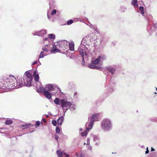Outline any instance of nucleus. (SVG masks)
<instances>
[{"label":"nucleus","instance_id":"24","mask_svg":"<svg viewBox=\"0 0 157 157\" xmlns=\"http://www.w3.org/2000/svg\"><path fill=\"white\" fill-rule=\"evenodd\" d=\"M131 4L132 5L135 7H137L138 6L137 0H132Z\"/></svg>","mask_w":157,"mask_h":157},{"label":"nucleus","instance_id":"49","mask_svg":"<svg viewBox=\"0 0 157 157\" xmlns=\"http://www.w3.org/2000/svg\"><path fill=\"white\" fill-rule=\"evenodd\" d=\"M153 27L154 29H155V31L157 30V25L156 24H154Z\"/></svg>","mask_w":157,"mask_h":157},{"label":"nucleus","instance_id":"10","mask_svg":"<svg viewBox=\"0 0 157 157\" xmlns=\"http://www.w3.org/2000/svg\"><path fill=\"white\" fill-rule=\"evenodd\" d=\"M90 138H92L93 139V141L95 142V145L96 146L99 145L100 139V136L99 135L91 134L90 135Z\"/></svg>","mask_w":157,"mask_h":157},{"label":"nucleus","instance_id":"46","mask_svg":"<svg viewBox=\"0 0 157 157\" xmlns=\"http://www.w3.org/2000/svg\"><path fill=\"white\" fill-rule=\"evenodd\" d=\"M40 124V122L39 121H36V124H35V126L36 127H38L39 126Z\"/></svg>","mask_w":157,"mask_h":157},{"label":"nucleus","instance_id":"62","mask_svg":"<svg viewBox=\"0 0 157 157\" xmlns=\"http://www.w3.org/2000/svg\"><path fill=\"white\" fill-rule=\"evenodd\" d=\"M47 16H48V18H49V19L50 18V16H49L48 15V14H47Z\"/></svg>","mask_w":157,"mask_h":157},{"label":"nucleus","instance_id":"41","mask_svg":"<svg viewBox=\"0 0 157 157\" xmlns=\"http://www.w3.org/2000/svg\"><path fill=\"white\" fill-rule=\"evenodd\" d=\"M40 33V32H38V31H34L33 33V34L34 36H38V35H39V33Z\"/></svg>","mask_w":157,"mask_h":157},{"label":"nucleus","instance_id":"22","mask_svg":"<svg viewBox=\"0 0 157 157\" xmlns=\"http://www.w3.org/2000/svg\"><path fill=\"white\" fill-rule=\"evenodd\" d=\"M100 61L105 60L106 59V56L104 55H101L98 56Z\"/></svg>","mask_w":157,"mask_h":157},{"label":"nucleus","instance_id":"45","mask_svg":"<svg viewBox=\"0 0 157 157\" xmlns=\"http://www.w3.org/2000/svg\"><path fill=\"white\" fill-rule=\"evenodd\" d=\"M107 71H106L105 68L104 71H103V73L105 75L108 76L109 75V73L108 72H107Z\"/></svg>","mask_w":157,"mask_h":157},{"label":"nucleus","instance_id":"57","mask_svg":"<svg viewBox=\"0 0 157 157\" xmlns=\"http://www.w3.org/2000/svg\"><path fill=\"white\" fill-rule=\"evenodd\" d=\"M151 151H155V149H154L153 147H151Z\"/></svg>","mask_w":157,"mask_h":157},{"label":"nucleus","instance_id":"58","mask_svg":"<svg viewBox=\"0 0 157 157\" xmlns=\"http://www.w3.org/2000/svg\"><path fill=\"white\" fill-rule=\"evenodd\" d=\"M48 39V38L47 37H46L44 39V41H47Z\"/></svg>","mask_w":157,"mask_h":157},{"label":"nucleus","instance_id":"1","mask_svg":"<svg viewBox=\"0 0 157 157\" xmlns=\"http://www.w3.org/2000/svg\"><path fill=\"white\" fill-rule=\"evenodd\" d=\"M14 76L10 77L8 79L4 80L0 83V87L3 89H13L15 88H18V82Z\"/></svg>","mask_w":157,"mask_h":157},{"label":"nucleus","instance_id":"35","mask_svg":"<svg viewBox=\"0 0 157 157\" xmlns=\"http://www.w3.org/2000/svg\"><path fill=\"white\" fill-rule=\"evenodd\" d=\"M47 45H48V48H50V49L52 48H54V47L55 46V45L53 44L52 43L50 44H47Z\"/></svg>","mask_w":157,"mask_h":157},{"label":"nucleus","instance_id":"60","mask_svg":"<svg viewBox=\"0 0 157 157\" xmlns=\"http://www.w3.org/2000/svg\"><path fill=\"white\" fill-rule=\"evenodd\" d=\"M77 94V93L76 92H75L74 93V96H76Z\"/></svg>","mask_w":157,"mask_h":157},{"label":"nucleus","instance_id":"21","mask_svg":"<svg viewBox=\"0 0 157 157\" xmlns=\"http://www.w3.org/2000/svg\"><path fill=\"white\" fill-rule=\"evenodd\" d=\"M48 45L46 44L44 47L42 48V50L43 52H48L49 51H50V48H48Z\"/></svg>","mask_w":157,"mask_h":157},{"label":"nucleus","instance_id":"48","mask_svg":"<svg viewBox=\"0 0 157 157\" xmlns=\"http://www.w3.org/2000/svg\"><path fill=\"white\" fill-rule=\"evenodd\" d=\"M89 27L91 29H94V26L93 25H92L90 23V25H88Z\"/></svg>","mask_w":157,"mask_h":157},{"label":"nucleus","instance_id":"47","mask_svg":"<svg viewBox=\"0 0 157 157\" xmlns=\"http://www.w3.org/2000/svg\"><path fill=\"white\" fill-rule=\"evenodd\" d=\"M86 141H87V144L88 145H90V139L89 138H87V140H86Z\"/></svg>","mask_w":157,"mask_h":157},{"label":"nucleus","instance_id":"19","mask_svg":"<svg viewBox=\"0 0 157 157\" xmlns=\"http://www.w3.org/2000/svg\"><path fill=\"white\" fill-rule=\"evenodd\" d=\"M53 49H51L50 52L52 53H55L56 52H60V50L58 49V48L56 46L54 47Z\"/></svg>","mask_w":157,"mask_h":157},{"label":"nucleus","instance_id":"17","mask_svg":"<svg viewBox=\"0 0 157 157\" xmlns=\"http://www.w3.org/2000/svg\"><path fill=\"white\" fill-rule=\"evenodd\" d=\"M90 34H91V37H89L90 42H93L96 38V36L93 33H92Z\"/></svg>","mask_w":157,"mask_h":157},{"label":"nucleus","instance_id":"7","mask_svg":"<svg viewBox=\"0 0 157 157\" xmlns=\"http://www.w3.org/2000/svg\"><path fill=\"white\" fill-rule=\"evenodd\" d=\"M106 97L112 94L115 89V83L113 82H110L106 87Z\"/></svg>","mask_w":157,"mask_h":157},{"label":"nucleus","instance_id":"61","mask_svg":"<svg viewBox=\"0 0 157 157\" xmlns=\"http://www.w3.org/2000/svg\"><path fill=\"white\" fill-rule=\"evenodd\" d=\"M150 25H149V26H147V31H148L149 30V29L150 28Z\"/></svg>","mask_w":157,"mask_h":157},{"label":"nucleus","instance_id":"18","mask_svg":"<svg viewBox=\"0 0 157 157\" xmlns=\"http://www.w3.org/2000/svg\"><path fill=\"white\" fill-rule=\"evenodd\" d=\"M64 121V117L62 116L59 117L57 120V123L59 125H61L62 124Z\"/></svg>","mask_w":157,"mask_h":157},{"label":"nucleus","instance_id":"23","mask_svg":"<svg viewBox=\"0 0 157 157\" xmlns=\"http://www.w3.org/2000/svg\"><path fill=\"white\" fill-rule=\"evenodd\" d=\"M60 100L58 98H56L54 101V103L57 105H60Z\"/></svg>","mask_w":157,"mask_h":157},{"label":"nucleus","instance_id":"42","mask_svg":"<svg viewBox=\"0 0 157 157\" xmlns=\"http://www.w3.org/2000/svg\"><path fill=\"white\" fill-rule=\"evenodd\" d=\"M57 123V121L56 122L55 120H53L52 121V123L54 126H56V125Z\"/></svg>","mask_w":157,"mask_h":157},{"label":"nucleus","instance_id":"9","mask_svg":"<svg viewBox=\"0 0 157 157\" xmlns=\"http://www.w3.org/2000/svg\"><path fill=\"white\" fill-rule=\"evenodd\" d=\"M91 34H89L87 36L83 38L82 40L80 45L88 47L90 44L89 37H91Z\"/></svg>","mask_w":157,"mask_h":157},{"label":"nucleus","instance_id":"3","mask_svg":"<svg viewBox=\"0 0 157 157\" xmlns=\"http://www.w3.org/2000/svg\"><path fill=\"white\" fill-rule=\"evenodd\" d=\"M113 124L111 120L108 118L103 119L101 124V128L104 132H108L113 128Z\"/></svg>","mask_w":157,"mask_h":157},{"label":"nucleus","instance_id":"64","mask_svg":"<svg viewBox=\"0 0 157 157\" xmlns=\"http://www.w3.org/2000/svg\"><path fill=\"white\" fill-rule=\"evenodd\" d=\"M79 130L80 131H82V128H79Z\"/></svg>","mask_w":157,"mask_h":157},{"label":"nucleus","instance_id":"40","mask_svg":"<svg viewBox=\"0 0 157 157\" xmlns=\"http://www.w3.org/2000/svg\"><path fill=\"white\" fill-rule=\"evenodd\" d=\"M73 22V20L71 19H70L67 21V24L68 25H70Z\"/></svg>","mask_w":157,"mask_h":157},{"label":"nucleus","instance_id":"55","mask_svg":"<svg viewBox=\"0 0 157 157\" xmlns=\"http://www.w3.org/2000/svg\"><path fill=\"white\" fill-rule=\"evenodd\" d=\"M42 120L43 121L44 123H46L47 121H46V120L45 119H43H43H42Z\"/></svg>","mask_w":157,"mask_h":157},{"label":"nucleus","instance_id":"51","mask_svg":"<svg viewBox=\"0 0 157 157\" xmlns=\"http://www.w3.org/2000/svg\"><path fill=\"white\" fill-rule=\"evenodd\" d=\"M101 69V67L95 65L94 69L96 70H100Z\"/></svg>","mask_w":157,"mask_h":157},{"label":"nucleus","instance_id":"37","mask_svg":"<svg viewBox=\"0 0 157 157\" xmlns=\"http://www.w3.org/2000/svg\"><path fill=\"white\" fill-rule=\"evenodd\" d=\"M56 132L57 133H59L60 132V129L59 127V126H56Z\"/></svg>","mask_w":157,"mask_h":157},{"label":"nucleus","instance_id":"13","mask_svg":"<svg viewBox=\"0 0 157 157\" xmlns=\"http://www.w3.org/2000/svg\"><path fill=\"white\" fill-rule=\"evenodd\" d=\"M106 70L108 71L111 74H113L116 71V68L112 66L107 67L105 68Z\"/></svg>","mask_w":157,"mask_h":157},{"label":"nucleus","instance_id":"27","mask_svg":"<svg viewBox=\"0 0 157 157\" xmlns=\"http://www.w3.org/2000/svg\"><path fill=\"white\" fill-rule=\"evenodd\" d=\"M56 153L58 157H63V153L61 151H60L59 150H57L56 151Z\"/></svg>","mask_w":157,"mask_h":157},{"label":"nucleus","instance_id":"44","mask_svg":"<svg viewBox=\"0 0 157 157\" xmlns=\"http://www.w3.org/2000/svg\"><path fill=\"white\" fill-rule=\"evenodd\" d=\"M151 120L152 122L157 121V117H153L151 119Z\"/></svg>","mask_w":157,"mask_h":157},{"label":"nucleus","instance_id":"8","mask_svg":"<svg viewBox=\"0 0 157 157\" xmlns=\"http://www.w3.org/2000/svg\"><path fill=\"white\" fill-rule=\"evenodd\" d=\"M60 104L65 113L68 110L69 107L71 105V103L64 99H61Z\"/></svg>","mask_w":157,"mask_h":157},{"label":"nucleus","instance_id":"63","mask_svg":"<svg viewBox=\"0 0 157 157\" xmlns=\"http://www.w3.org/2000/svg\"><path fill=\"white\" fill-rule=\"evenodd\" d=\"M76 156L77 157H78V156H79V155L78 154V153H76Z\"/></svg>","mask_w":157,"mask_h":157},{"label":"nucleus","instance_id":"2","mask_svg":"<svg viewBox=\"0 0 157 157\" xmlns=\"http://www.w3.org/2000/svg\"><path fill=\"white\" fill-rule=\"evenodd\" d=\"M27 71L25 73L22 78H19L18 86L17 87H21L23 86L29 87L33 84L32 82L33 75Z\"/></svg>","mask_w":157,"mask_h":157},{"label":"nucleus","instance_id":"53","mask_svg":"<svg viewBox=\"0 0 157 157\" xmlns=\"http://www.w3.org/2000/svg\"><path fill=\"white\" fill-rule=\"evenodd\" d=\"M63 155H65L66 157H69V155L65 152L63 153Z\"/></svg>","mask_w":157,"mask_h":157},{"label":"nucleus","instance_id":"12","mask_svg":"<svg viewBox=\"0 0 157 157\" xmlns=\"http://www.w3.org/2000/svg\"><path fill=\"white\" fill-rule=\"evenodd\" d=\"M57 43L59 44L60 45V46H59V48H60V47L62 48H66V47H67L69 43L66 40H63L58 42Z\"/></svg>","mask_w":157,"mask_h":157},{"label":"nucleus","instance_id":"4","mask_svg":"<svg viewBox=\"0 0 157 157\" xmlns=\"http://www.w3.org/2000/svg\"><path fill=\"white\" fill-rule=\"evenodd\" d=\"M78 51L82 58V64L85 65V59L87 57V54L90 53V50L87 46L80 45L78 49Z\"/></svg>","mask_w":157,"mask_h":157},{"label":"nucleus","instance_id":"34","mask_svg":"<svg viewBox=\"0 0 157 157\" xmlns=\"http://www.w3.org/2000/svg\"><path fill=\"white\" fill-rule=\"evenodd\" d=\"M121 11L123 12H125L127 10L126 7L125 6H121Z\"/></svg>","mask_w":157,"mask_h":157},{"label":"nucleus","instance_id":"25","mask_svg":"<svg viewBox=\"0 0 157 157\" xmlns=\"http://www.w3.org/2000/svg\"><path fill=\"white\" fill-rule=\"evenodd\" d=\"M75 106L74 104H73L71 103V105L69 107L68 109H70L71 111L74 110L75 109Z\"/></svg>","mask_w":157,"mask_h":157},{"label":"nucleus","instance_id":"14","mask_svg":"<svg viewBox=\"0 0 157 157\" xmlns=\"http://www.w3.org/2000/svg\"><path fill=\"white\" fill-rule=\"evenodd\" d=\"M33 126H34L31 123H29L26 124H22L20 126V127L21 128L23 129H27L29 127H32Z\"/></svg>","mask_w":157,"mask_h":157},{"label":"nucleus","instance_id":"36","mask_svg":"<svg viewBox=\"0 0 157 157\" xmlns=\"http://www.w3.org/2000/svg\"><path fill=\"white\" fill-rule=\"evenodd\" d=\"M87 131H88L86 129V130L84 132H82L81 133V136H86L87 134Z\"/></svg>","mask_w":157,"mask_h":157},{"label":"nucleus","instance_id":"52","mask_svg":"<svg viewBox=\"0 0 157 157\" xmlns=\"http://www.w3.org/2000/svg\"><path fill=\"white\" fill-rule=\"evenodd\" d=\"M59 138V136L56 134L55 135V139L56 140H58Z\"/></svg>","mask_w":157,"mask_h":157},{"label":"nucleus","instance_id":"6","mask_svg":"<svg viewBox=\"0 0 157 157\" xmlns=\"http://www.w3.org/2000/svg\"><path fill=\"white\" fill-rule=\"evenodd\" d=\"M40 91H39L38 90H37V91L39 92L42 93L44 96L46 98L49 100L52 99V95H55L57 93L56 91L55 92H51L48 91L46 90V89L45 88L41 86L40 87Z\"/></svg>","mask_w":157,"mask_h":157},{"label":"nucleus","instance_id":"16","mask_svg":"<svg viewBox=\"0 0 157 157\" xmlns=\"http://www.w3.org/2000/svg\"><path fill=\"white\" fill-rule=\"evenodd\" d=\"M37 71H34L33 73V75L34 76V80L35 82H38L40 83L39 81V75L38 74H36Z\"/></svg>","mask_w":157,"mask_h":157},{"label":"nucleus","instance_id":"56","mask_svg":"<svg viewBox=\"0 0 157 157\" xmlns=\"http://www.w3.org/2000/svg\"><path fill=\"white\" fill-rule=\"evenodd\" d=\"M37 61H36L34 62H33V63H32V65H34L35 64H36L37 63Z\"/></svg>","mask_w":157,"mask_h":157},{"label":"nucleus","instance_id":"38","mask_svg":"<svg viewBox=\"0 0 157 157\" xmlns=\"http://www.w3.org/2000/svg\"><path fill=\"white\" fill-rule=\"evenodd\" d=\"M146 17L148 21L151 20L153 18L152 16L151 15H147Z\"/></svg>","mask_w":157,"mask_h":157},{"label":"nucleus","instance_id":"15","mask_svg":"<svg viewBox=\"0 0 157 157\" xmlns=\"http://www.w3.org/2000/svg\"><path fill=\"white\" fill-rule=\"evenodd\" d=\"M49 1V8L51 9L54 8L55 7V0H48Z\"/></svg>","mask_w":157,"mask_h":157},{"label":"nucleus","instance_id":"33","mask_svg":"<svg viewBox=\"0 0 157 157\" xmlns=\"http://www.w3.org/2000/svg\"><path fill=\"white\" fill-rule=\"evenodd\" d=\"M149 157H157V152H155L151 153L150 154Z\"/></svg>","mask_w":157,"mask_h":157},{"label":"nucleus","instance_id":"5","mask_svg":"<svg viewBox=\"0 0 157 157\" xmlns=\"http://www.w3.org/2000/svg\"><path fill=\"white\" fill-rule=\"evenodd\" d=\"M101 114L100 113H95L90 117V121L88 127H86L87 130L89 131L91 129L94 124V122L98 121V117L101 115Z\"/></svg>","mask_w":157,"mask_h":157},{"label":"nucleus","instance_id":"39","mask_svg":"<svg viewBox=\"0 0 157 157\" xmlns=\"http://www.w3.org/2000/svg\"><path fill=\"white\" fill-rule=\"evenodd\" d=\"M43 51L41 52L39 55V58H41L44 57V53Z\"/></svg>","mask_w":157,"mask_h":157},{"label":"nucleus","instance_id":"32","mask_svg":"<svg viewBox=\"0 0 157 157\" xmlns=\"http://www.w3.org/2000/svg\"><path fill=\"white\" fill-rule=\"evenodd\" d=\"M13 121L11 120H6L5 121V123L6 125H9L12 123Z\"/></svg>","mask_w":157,"mask_h":157},{"label":"nucleus","instance_id":"50","mask_svg":"<svg viewBox=\"0 0 157 157\" xmlns=\"http://www.w3.org/2000/svg\"><path fill=\"white\" fill-rule=\"evenodd\" d=\"M146 150V151H145V154H147L149 152V150H148V147H147Z\"/></svg>","mask_w":157,"mask_h":157},{"label":"nucleus","instance_id":"54","mask_svg":"<svg viewBox=\"0 0 157 157\" xmlns=\"http://www.w3.org/2000/svg\"><path fill=\"white\" fill-rule=\"evenodd\" d=\"M92 147L91 146H90L89 145L88 146V148L89 149L91 150L92 149Z\"/></svg>","mask_w":157,"mask_h":157},{"label":"nucleus","instance_id":"43","mask_svg":"<svg viewBox=\"0 0 157 157\" xmlns=\"http://www.w3.org/2000/svg\"><path fill=\"white\" fill-rule=\"evenodd\" d=\"M56 13V9H54L51 12V14L52 15H54Z\"/></svg>","mask_w":157,"mask_h":157},{"label":"nucleus","instance_id":"29","mask_svg":"<svg viewBox=\"0 0 157 157\" xmlns=\"http://www.w3.org/2000/svg\"><path fill=\"white\" fill-rule=\"evenodd\" d=\"M139 10L140 11V13L143 16H144V7L142 6H140L139 8Z\"/></svg>","mask_w":157,"mask_h":157},{"label":"nucleus","instance_id":"20","mask_svg":"<svg viewBox=\"0 0 157 157\" xmlns=\"http://www.w3.org/2000/svg\"><path fill=\"white\" fill-rule=\"evenodd\" d=\"M38 32H40L39 33V35H38V36H42L46 34L47 30L45 29H42L41 31H39Z\"/></svg>","mask_w":157,"mask_h":157},{"label":"nucleus","instance_id":"31","mask_svg":"<svg viewBox=\"0 0 157 157\" xmlns=\"http://www.w3.org/2000/svg\"><path fill=\"white\" fill-rule=\"evenodd\" d=\"M69 49L71 51H73L74 50V44H69Z\"/></svg>","mask_w":157,"mask_h":157},{"label":"nucleus","instance_id":"28","mask_svg":"<svg viewBox=\"0 0 157 157\" xmlns=\"http://www.w3.org/2000/svg\"><path fill=\"white\" fill-rule=\"evenodd\" d=\"M48 37L51 40H54L55 39V35L53 34H50L48 35Z\"/></svg>","mask_w":157,"mask_h":157},{"label":"nucleus","instance_id":"30","mask_svg":"<svg viewBox=\"0 0 157 157\" xmlns=\"http://www.w3.org/2000/svg\"><path fill=\"white\" fill-rule=\"evenodd\" d=\"M95 66V64L91 62L90 64L88 65V67L90 68L94 69Z\"/></svg>","mask_w":157,"mask_h":157},{"label":"nucleus","instance_id":"26","mask_svg":"<svg viewBox=\"0 0 157 157\" xmlns=\"http://www.w3.org/2000/svg\"><path fill=\"white\" fill-rule=\"evenodd\" d=\"M99 58H98V57L97 58L94 60H93L92 61H91V62L94 63V64H97L98 63L99 61H100Z\"/></svg>","mask_w":157,"mask_h":157},{"label":"nucleus","instance_id":"59","mask_svg":"<svg viewBox=\"0 0 157 157\" xmlns=\"http://www.w3.org/2000/svg\"><path fill=\"white\" fill-rule=\"evenodd\" d=\"M48 113L49 115H51V116H52V113H51V112H48Z\"/></svg>","mask_w":157,"mask_h":157},{"label":"nucleus","instance_id":"11","mask_svg":"<svg viewBox=\"0 0 157 157\" xmlns=\"http://www.w3.org/2000/svg\"><path fill=\"white\" fill-rule=\"evenodd\" d=\"M57 87V89L59 90V91L62 93V92L61 91V89L60 88L57 87L56 86H55V85L53 86L52 84H48V85H47L46 86V90L48 91H49L51 92L53 90H55V88L54 87Z\"/></svg>","mask_w":157,"mask_h":157}]
</instances>
